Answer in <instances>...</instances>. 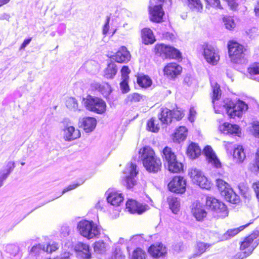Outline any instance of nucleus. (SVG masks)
Wrapping results in <instances>:
<instances>
[{"instance_id": "nucleus-14", "label": "nucleus", "mask_w": 259, "mask_h": 259, "mask_svg": "<svg viewBox=\"0 0 259 259\" xmlns=\"http://www.w3.org/2000/svg\"><path fill=\"white\" fill-rule=\"evenodd\" d=\"M111 59L117 63H126L130 60L131 54L125 47L122 46Z\"/></svg>"}, {"instance_id": "nucleus-11", "label": "nucleus", "mask_w": 259, "mask_h": 259, "mask_svg": "<svg viewBox=\"0 0 259 259\" xmlns=\"http://www.w3.org/2000/svg\"><path fill=\"white\" fill-rule=\"evenodd\" d=\"M64 132V139L66 141H71L80 137V133L79 130H75L71 125L68 119H64L62 122Z\"/></svg>"}, {"instance_id": "nucleus-26", "label": "nucleus", "mask_w": 259, "mask_h": 259, "mask_svg": "<svg viewBox=\"0 0 259 259\" xmlns=\"http://www.w3.org/2000/svg\"><path fill=\"white\" fill-rule=\"evenodd\" d=\"M126 208L131 213H138V214H141L145 211L141 209L137 201L132 199H129L126 202Z\"/></svg>"}, {"instance_id": "nucleus-41", "label": "nucleus", "mask_w": 259, "mask_h": 259, "mask_svg": "<svg viewBox=\"0 0 259 259\" xmlns=\"http://www.w3.org/2000/svg\"><path fill=\"white\" fill-rule=\"evenodd\" d=\"M249 224H247L245 226H241L238 228L229 230L225 234H224L223 237L225 239H228L237 234L239 232L243 230Z\"/></svg>"}, {"instance_id": "nucleus-19", "label": "nucleus", "mask_w": 259, "mask_h": 259, "mask_svg": "<svg viewBox=\"0 0 259 259\" xmlns=\"http://www.w3.org/2000/svg\"><path fill=\"white\" fill-rule=\"evenodd\" d=\"M106 195L107 196V201L108 203L113 206H119L121 203L123 202V197L121 193H118L112 190H108Z\"/></svg>"}, {"instance_id": "nucleus-61", "label": "nucleus", "mask_w": 259, "mask_h": 259, "mask_svg": "<svg viewBox=\"0 0 259 259\" xmlns=\"http://www.w3.org/2000/svg\"><path fill=\"white\" fill-rule=\"evenodd\" d=\"M110 17L107 16L106 19V22L103 26V34L106 35L109 29V22H110Z\"/></svg>"}, {"instance_id": "nucleus-4", "label": "nucleus", "mask_w": 259, "mask_h": 259, "mask_svg": "<svg viewBox=\"0 0 259 259\" xmlns=\"http://www.w3.org/2000/svg\"><path fill=\"white\" fill-rule=\"evenodd\" d=\"M228 53L231 61L235 64H243L244 58L243 47L236 41H229L228 44Z\"/></svg>"}, {"instance_id": "nucleus-54", "label": "nucleus", "mask_w": 259, "mask_h": 259, "mask_svg": "<svg viewBox=\"0 0 259 259\" xmlns=\"http://www.w3.org/2000/svg\"><path fill=\"white\" fill-rule=\"evenodd\" d=\"M210 245L207 243L199 242L197 244V248L200 255L202 253H204L206 250L210 247Z\"/></svg>"}, {"instance_id": "nucleus-31", "label": "nucleus", "mask_w": 259, "mask_h": 259, "mask_svg": "<svg viewBox=\"0 0 259 259\" xmlns=\"http://www.w3.org/2000/svg\"><path fill=\"white\" fill-rule=\"evenodd\" d=\"M167 201L172 212L175 214H177L180 209V199L174 196H169L167 198Z\"/></svg>"}, {"instance_id": "nucleus-23", "label": "nucleus", "mask_w": 259, "mask_h": 259, "mask_svg": "<svg viewBox=\"0 0 259 259\" xmlns=\"http://www.w3.org/2000/svg\"><path fill=\"white\" fill-rule=\"evenodd\" d=\"M160 113L158 115V118L162 123L168 124L172 121L171 110L166 108H162L160 109Z\"/></svg>"}, {"instance_id": "nucleus-49", "label": "nucleus", "mask_w": 259, "mask_h": 259, "mask_svg": "<svg viewBox=\"0 0 259 259\" xmlns=\"http://www.w3.org/2000/svg\"><path fill=\"white\" fill-rule=\"evenodd\" d=\"M223 22L226 28L229 30H231L235 27L234 21L230 16H225L223 18Z\"/></svg>"}, {"instance_id": "nucleus-5", "label": "nucleus", "mask_w": 259, "mask_h": 259, "mask_svg": "<svg viewBox=\"0 0 259 259\" xmlns=\"http://www.w3.org/2000/svg\"><path fill=\"white\" fill-rule=\"evenodd\" d=\"M77 228L81 235L88 239L93 238L100 234V230L93 221L82 220L78 224Z\"/></svg>"}, {"instance_id": "nucleus-48", "label": "nucleus", "mask_w": 259, "mask_h": 259, "mask_svg": "<svg viewBox=\"0 0 259 259\" xmlns=\"http://www.w3.org/2000/svg\"><path fill=\"white\" fill-rule=\"evenodd\" d=\"M131 259H146V253L141 248H138L133 251Z\"/></svg>"}, {"instance_id": "nucleus-39", "label": "nucleus", "mask_w": 259, "mask_h": 259, "mask_svg": "<svg viewBox=\"0 0 259 259\" xmlns=\"http://www.w3.org/2000/svg\"><path fill=\"white\" fill-rule=\"evenodd\" d=\"M192 212L198 221L202 220L206 215V211L202 207H199L197 205L196 207L192 208Z\"/></svg>"}, {"instance_id": "nucleus-3", "label": "nucleus", "mask_w": 259, "mask_h": 259, "mask_svg": "<svg viewBox=\"0 0 259 259\" xmlns=\"http://www.w3.org/2000/svg\"><path fill=\"white\" fill-rule=\"evenodd\" d=\"M82 104L88 110L98 114H102L106 111L105 102L98 97L88 95L82 98Z\"/></svg>"}, {"instance_id": "nucleus-34", "label": "nucleus", "mask_w": 259, "mask_h": 259, "mask_svg": "<svg viewBox=\"0 0 259 259\" xmlns=\"http://www.w3.org/2000/svg\"><path fill=\"white\" fill-rule=\"evenodd\" d=\"M163 159L167 163V165L170 162L174 161L177 159L175 153L172 151L171 148L166 147L162 151Z\"/></svg>"}, {"instance_id": "nucleus-13", "label": "nucleus", "mask_w": 259, "mask_h": 259, "mask_svg": "<svg viewBox=\"0 0 259 259\" xmlns=\"http://www.w3.org/2000/svg\"><path fill=\"white\" fill-rule=\"evenodd\" d=\"M127 172L128 175L125 177L123 184L128 189H131L137 184L136 177L138 174L137 170V165L131 163L128 168H127Z\"/></svg>"}, {"instance_id": "nucleus-63", "label": "nucleus", "mask_w": 259, "mask_h": 259, "mask_svg": "<svg viewBox=\"0 0 259 259\" xmlns=\"http://www.w3.org/2000/svg\"><path fill=\"white\" fill-rule=\"evenodd\" d=\"M252 134L256 138H259V123H254L252 125Z\"/></svg>"}, {"instance_id": "nucleus-12", "label": "nucleus", "mask_w": 259, "mask_h": 259, "mask_svg": "<svg viewBox=\"0 0 259 259\" xmlns=\"http://www.w3.org/2000/svg\"><path fill=\"white\" fill-rule=\"evenodd\" d=\"M186 182L183 177L176 176L168 183V187L170 191L183 194L186 191Z\"/></svg>"}, {"instance_id": "nucleus-33", "label": "nucleus", "mask_w": 259, "mask_h": 259, "mask_svg": "<svg viewBox=\"0 0 259 259\" xmlns=\"http://www.w3.org/2000/svg\"><path fill=\"white\" fill-rule=\"evenodd\" d=\"M187 129L185 126H180L178 128L174 134V140L180 143L186 138L187 135Z\"/></svg>"}, {"instance_id": "nucleus-2", "label": "nucleus", "mask_w": 259, "mask_h": 259, "mask_svg": "<svg viewBox=\"0 0 259 259\" xmlns=\"http://www.w3.org/2000/svg\"><path fill=\"white\" fill-rule=\"evenodd\" d=\"M223 107L230 118L241 116L243 112L248 109L247 105L244 101L239 100L234 102L230 99L224 100Z\"/></svg>"}, {"instance_id": "nucleus-6", "label": "nucleus", "mask_w": 259, "mask_h": 259, "mask_svg": "<svg viewBox=\"0 0 259 259\" xmlns=\"http://www.w3.org/2000/svg\"><path fill=\"white\" fill-rule=\"evenodd\" d=\"M216 185L221 195L227 201L234 204H237L240 202L239 196L229 187V184L225 181L222 179H218L216 180Z\"/></svg>"}, {"instance_id": "nucleus-25", "label": "nucleus", "mask_w": 259, "mask_h": 259, "mask_svg": "<svg viewBox=\"0 0 259 259\" xmlns=\"http://www.w3.org/2000/svg\"><path fill=\"white\" fill-rule=\"evenodd\" d=\"M92 87L101 93L104 96H108L111 92V87L108 83L100 84L96 82L93 83Z\"/></svg>"}, {"instance_id": "nucleus-29", "label": "nucleus", "mask_w": 259, "mask_h": 259, "mask_svg": "<svg viewBox=\"0 0 259 259\" xmlns=\"http://www.w3.org/2000/svg\"><path fill=\"white\" fill-rule=\"evenodd\" d=\"M246 156L244 152L243 147L238 145L234 148L233 152V158L236 162L241 163L243 161Z\"/></svg>"}, {"instance_id": "nucleus-9", "label": "nucleus", "mask_w": 259, "mask_h": 259, "mask_svg": "<svg viewBox=\"0 0 259 259\" xmlns=\"http://www.w3.org/2000/svg\"><path fill=\"white\" fill-rule=\"evenodd\" d=\"M202 55L207 63L212 65H216L220 60L218 50L208 43L201 45Z\"/></svg>"}, {"instance_id": "nucleus-52", "label": "nucleus", "mask_w": 259, "mask_h": 259, "mask_svg": "<svg viewBox=\"0 0 259 259\" xmlns=\"http://www.w3.org/2000/svg\"><path fill=\"white\" fill-rule=\"evenodd\" d=\"M147 129L152 132L157 133L159 130L157 124H155L153 118H151L147 122Z\"/></svg>"}, {"instance_id": "nucleus-40", "label": "nucleus", "mask_w": 259, "mask_h": 259, "mask_svg": "<svg viewBox=\"0 0 259 259\" xmlns=\"http://www.w3.org/2000/svg\"><path fill=\"white\" fill-rule=\"evenodd\" d=\"M137 83L142 88H147L151 86L152 80L148 76L144 75L137 78Z\"/></svg>"}, {"instance_id": "nucleus-21", "label": "nucleus", "mask_w": 259, "mask_h": 259, "mask_svg": "<svg viewBox=\"0 0 259 259\" xmlns=\"http://www.w3.org/2000/svg\"><path fill=\"white\" fill-rule=\"evenodd\" d=\"M15 167V162L9 161L7 163L6 167L0 170V187L3 185L4 181L7 179Z\"/></svg>"}, {"instance_id": "nucleus-16", "label": "nucleus", "mask_w": 259, "mask_h": 259, "mask_svg": "<svg viewBox=\"0 0 259 259\" xmlns=\"http://www.w3.org/2000/svg\"><path fill=\"white\" fill-rule=\"evenodd\" d=\"M203 153L209 163H211L216 168H219L221 166L220 161L210 146H206L204 148Z\"/></svg>"}, {"instance_id": "nucleus-32", "label": "nucleus", "mask_w": 259, "mask_h": 259, "mask_svg": "<svg viewBox=\"0 0 259 259\" xmlns=\"http://www.w3.org/2000/svg\"><path fill=\"white\" fill-rule=\"evenodd\" d=\"M109 245L105 243L103 241L99 240L96 241L94 244V251L97 254H104L106 250L109 249Z\"/></svg>"}, {"instance_id": "nucleus-60", "label": "nucleus", "mask_w": 259, "mask_h": 259, "mask_svg": "<svg viewBox=\"0 0 259 259\" xmlns=\"http://www.w3.org/2000/svg\"><path fill=\"white\" fill-rule=\"evenodd\" d=\"M207 2L212 7L223 9L221 7L220 0H207Z\"/></svg>"}, {"instance_id": "nucleus-38", "label": "nucleus", "mask_w": 259, "mask_h": 259, "mask_svg": "<svg viewBox=\"0 0 259 259\" xmlns=\"http://www.w3.org/2000/svg\"><path fill=\"white\" fill-rule=\"evenodd\" d=\"M167 166L168 170L173 173L180 172L183 169V164L178 162L177 159L174 161L170 162Z\"/></svg>"}, {"instance_id": "nucleus-55", "label": "nucleus", "mask_w": 259, "mask_h": 259, "mask_svg": "<svg viewBox=\"0 0 259 259\" xmlns=\"http://www.w3.org/2000/svg\"><path fill=\"white\" fill-rule=\"evenodd\" d=\"M125 255H123L119 249L116 248L113 254L107 259H125Z\"/></svg>"}, {"instance_id": "nucleus-53", "label": "nucleus", "mask_w": 259, "mask_h": 259, "mask_svg": "<svg viewBox=\"0 0 259 259\" xmlns=\"http://www.w3.org/2000/svg\"><path fill=\"white\" fill-rule=\"evenodd\" d=\"M172 112V119H176L177 120H181L184 116V114L183 112L178 108V107L176 109H173L171 111Z\"/></svg>"}, {"instance_id": "nucleus-57", "label": "nucleus", "mask_w": 259, "mask_h": 259, "mask_svg": "<svg viewBox=\"0 0 259 259\" xmlns=\"http://www.w3.org/2000/svg\"><path fill=\"white\" fill-rule=\"evenodd\" d=\"M197 185H199L201 188L205 189H209L211 187V183L206 177L202 178V180L199 181V183Z\"/></svg>"}, {"instance_id": "nucleus-7", "label": "nucleus", "mask_w": 259, "mask_h": 259, "mask_svg": "<svg viewBox=\"0 0 259 259\" xmlns=\"http://www.w3.org/2000/svg\"><path fill=\"white\" fill-rule=\"evenodd\" d=\"M171 4V0H168ZM167 0H150L149 6L150 19L151 21L160 22L163 19L164 12L162 9V4Z\"/></svg>"}, {"instance_id": "nucleus-27", "label": "nucleus", "mask_w": 259, "mask_h": 259, "mask_svg": "<svg viewBox=\"0 0 259 259\" xmlns=\"http://www.w3.org/2000/svg\"><path fill=\"white\" fill-rule=\"evenodd\" d=\"M142 39L143 42L146 45L152 44L155 39L152 31L149 28H144L142 30Z\"/></svg>"}, {"instance_id": "nucleus-22", "label": "nucleus", "mask_w": 259, "mask_h": 259, "mask_svg": "<svg viewBox=\"0 0 259 259\" xmlns=\"http://www.w3.org/2000/svg\"><path fill=\"white\" fill-rule=\"evenodd\" d=\"M97 121L95 118L87 117L82 119L81 126L86 133H90L94 130Z\"/></svg>"}, {"instance_id": "nucleus-44", "label": "nucleus", "mask_w": 259, "mask_h": 259, "mask_svg": "<svg viewBox=\"0 0 259 259\" xmlns=\"http://www.w3.org/2000/svg\"><path fill=\"white\" fill-rule=\"evenodd\" d=\"M212 103H214L215 100L220 99L221 96V91L219 84L215 83L214 85H212Z\"/></svg>"}, {"instance_id": "nucleus-62", "label": "nucleus", "mask_w": 259, "mask_h": 259, "mask_svg": "<svg viewBox=\"0 0 259 259\" xmlns=\"http://www.w3.org/2000/svg\"><path fill=\"white\" fill-rule=\"evenodd\" d=\"M58 248V244L57 243H53L52 245H47L46 247V251L48 253H52L55 251Z\"/></svg>"}, {"instance_id": "nucleus-18", "label": "nucleus", "mask_w": 259, "mask_h": 259, "mask_svg": "<svg viewBox=\"0 0 259 259\" xmlns=\"http://www.w3.org/2000/svg\"><path fill=\"white\" fill-rule=\"evenodd\" d=\"M182 68L181 66L175 63L168 64L164 68V74L169 78H175L179 75Z\"/></svg>"}, {"instance_id": "nucleus-20", "label": "nucleus", "mask_w": 259, "mask_h": 259, "mask_svg": "<svg viewBox=\"0 0 259 259\" xmlns=\"http://www.w3.org/2000/svg\"><path fill=\"white\" fill-rule=\"evenodd\" d=\"M149 253L154 257L162 256L166 253V247L161 243L151 245L148 249Z\"/></svg>"}, {"instance_id": "nucleus-37", "label": "nucleus", "mask_w": 259, "mask_h": 259, "mask_svg": "<svg viewBox=\"0 0 259 259\" xmlns=\"http://www.w3.org/2000/svg\"><path fill=\"white\" fill-rule=\"evenodd\" d=\"M250 78L259 81V63H254L248 68Z\"/></svg>"}, {"instance_id": "nucleus-59", "label": "nucleus", "mask_w": 259, "mask_h": 259, "mask_svg": "<svg viewBox=\"0 0 259 259\" xmlns=\"http://www.w3.org/2000/svg\"><path fill=\"white\" fill-rule=\"evenodd\" d=\"M121 76L123 79H128V74L130 73V70L127 66H123L121 70Z\"/></svg>"}, {"instance_id": "nucleus-47", "label": "nucleus", "mask_w": 259, "mask_h": 259, "mask_svg": "<svg viewBox=\"0 0 259 259\" xmlns=\"http://www.w3.org/2000/svg\"><path fill=\"white\" fill-rule=\"evenodd\" d=\"M184 83L188 87H194L197 85V81L194 77L187 74L184 77Z\"/></svg>"}, {"instance_id": "nucleus-46", "label": "nucleus", "mask_w": 259, "mask_h": 259, "mask_svg": "<svg viewBox=\"0 0 259 259\" xmlns=\"http://www.w3.org/2000/svg\"><path fill=\"white\" fill-rule=\"evenodd\" d=\"M66 106L70 110L76 111L78 109L77 100L72 97L69 98L66 101Z\"/></svg>"}, {"instance_id": "nucleus-8", "label": "nucleus", "mask_w": 259, "mask_h": 259, "mask_svg": "<svg viewBox=\"0 0 259 259\" xmlns=\"http://www.w3.org/2000/svg\"><path fill=\"white\" fill-rule=\"evenodd\" d=\"M155 52L157 56L162 59H181L182 58L180 52L173 47L164 44L157 45L155 47Z\"/></svg>"}, {"instance_id": "nucleus-50", "label": "nucleus", "mask_w": 259, "mask_h": 259, "mask_svg": "<svg viewBox=\"0 0 259 259\" xmlns=\"http://www.w3.org/2000/svg\"><path fill=\"white\" fill-rule=\"evenodd\" d=\"M6 251L11 255L16 256L19 251V247L17 245L14 244H9L6 246Z\"/></svg>"}, {"instance_id": "nucleus-10", "label": "nucleus", "mask_w": 259, "mask_h": 259, "mask_svg": "<svg viewBox=\"0 0 259 259\" xmlns=\"http://www.w3.org/2000/svg\"><path fill=\"white\" fill-rule=\"evenodd\" d=\"M206 206L207 208L217 213H221L220 217H225L228 215L227 207L220 200L212 196L206 198Z\"/></svg>"}, {"instance_id": "nucleus-58", "label": "nucleus", "mask_w": 259, "mask_h": 259, "mask_svg": "<svg viewBox=\"0 0 259 259\" xmlns=\"http://www.w3.org/2000/svg\"><path fill=\"white\" fill-rule=\"evenodd\" d=\"M121 90L123 93H126L130 91V88L127 83V79H123L120 83Z\"/></svg>"}, {"instance_id": "nucleus-64", "label": "nucleus", "mask_w": 259, "mask_h": 259, "mask_svg": "<svg viewBox=\"0 0 259 259\" xmlns=\"http://www.w3.org/2000/svg\"><path fill=\"white\" fill-rule=\"evenodd\" d=\"M70 229L69 227L63 226L61 229V234L63 237H66L69 235Z\"/></svg>"}, {"instance_id": "nucleus-1", "label": "nucleus", "mask_w": 259, "mask_h": 259, "mask_svg": "<svg viewBox=\"0 0 259 259\" xmlns=\"http://www.w3.org/2000/svg\"><path fill=\"white\" fill-rule=\"evenodd\" d=\"M143 166L149 172L157 173L161 170L162 163L160 159L156 156L153 149L145 147L139 151Z\"/></svg>"}, {"instance_id": "nucleus-36", "label": "nucleus", "mask_w": 259, "mask_h": 259, "mask_svg": "<svg viewBox=\"0 0 259 259\" xmlns=\"http://www.w3.org/2000/svg\"><path fill=\"white\" fill-rule=\"evenodd\" d=\"M187 3L192 11L199 12L203 9V5L200 0H187Z\"/></svg>"}, {"instance_id": "nucleus-56", "label": "nucleus", "mask_w": 259, "mask_h": 259, "mask_svg": "<svg viewBox=\"0 0 259 259\" xmlns=\"http://www.w3.org/2000/svg\"><path fill=\"white\" fill-rule=\"evenodd\" d=\"M252 241L248 240V238L246 237L244 241L242 242L240 244V249L241 250H244L247 249L246 251H249L250 247L251 246Z\"/></svg>"}, {"instance_id": "nucleus-24", "label": "nucleus", "mask_w": 259, "mask_h": 259, "mask_svg": "<svg viewBox=\"0 0 259 259\" xmlns=\"http://www.w3.org/2000/svg\"><path fill=\"white\" fill-rule=\"evenodd\" d=\"M201 150L198 145L192 143L188 147L187 150V155L191 159L197 158L201 154Z\"/></svg>"}, {"instance_id": "nucleus-15", "label": "nucleus", "mask_w": 259, "mask_h": 259, "mask_svg": "<svg viewBox=\"0 0 259 259\" xmlns=\"http://www.w3.org/2000/svg\"><path fill=\"white\" fill-rule=\"evenodd\" d=\"M74 250L78 257L83 259H91V253L89 245L82 242H78L74 246Z\"/></svg>"}, {"instance_id": "nucleus-45", "label": "nucleus", "mask_w": 259, "mask_h": 259, "mask_svg": "<svg viewBox=\"0 0 259 259\" xmlns=\"http://www.w3.org/2000/svg\"><path fill=\"white\" fill-rule=\"evenodd\" d=\"M84 181H85V180L82 179H80L77 180L76 182L73 183V184L68 186L66 188L64 189V190L62 191V192L61 193V195H60L59 196V197H60L62 195L64 194L65 193H66L69 191L72 190L73 189H74L76 188H77V187H78L79 186L82 185V184H83ZM58 197H59V196L57 197L56 198H58Z\"/></svg>"}, {"instance_id": "nucleus-42", "label": "nucleus", "mask_w": 259, "mask_h": 259, "mask_svg": "<svg viewBox=\"0 0 259 259\" xmlns=\"http://www.w3.org/2000/svg\"><path fill=\"white\" fill-rule=\"evenodd\" d=\"M258 244V240H256L254 242L253 241L251 243V246L250 247L249 251L240 252V253L237 255L238 258H244L249 256Z\"/></svg>"}, {"instance_id": "nucleus-43", "label": "nucleus", "mask_w": 259, "mask_h": 259, "mask_svg": "<svg viewBox=\"0 0 259 259\" xmlns=\"http://www.w3.org/2000/svg\"><path fill=\"white\" fill-rule=\"evenodd\" d=\"M145 97L137 93L129 94L126 99V102H140L142 100H144Z\"/></svg>"}, {"instance_id": "nucleus-17", "label": "nucleus", "mask_w": 259, "mask_h": 259, "mask_svg": "<svg viewBox=\"0 0 259 259\" xmlns=\"http://www.w3.org/2000/svg\"><path fill=\"white\" fill-rule=\"evenodd\" d=\"M220 131L227 135H232L240 137L241 134L239 126L236 124H232L225 122L219 127Z\"/></svg>"}, {"instance_id": "nucleus-28", "label": "nucleus", "mask_w": 259, "mask_h": 259, "mask_svg": "<svg viewBox=\"0 0 259 259\" xmlns=\"http://www.w3.org/2000/svg\"><path fill=\"white\" fill-rule=\"evenodd\" d=\"M117 72L116 65L111 62L108 64L107 68L104 71V76L108 79H112Z\"/></svg>"}, {"instance_id": "nucleus-30", "label": "nucleus", "mask_w": 259, "mask_h": 259, "mask_svg": "<svg viewBox=\"0 0 259 259\" xmlns=\"http://www.w3.org/2000/svg\"><path fill=\"white\" fill-rule=\"evenodd\" d=\"M189 175L192 179L193 182L196 184L199 183V181H201L202 178H205L202 172L196 168H192L189 172Z\"/></svg>"}, {"instance_id": "nucleus-35", "label": "nucleus", "mask_w": 259, "mask_h": 259, "mask_svg": "<svg viewBox=\"0 0 259 259\" xmlns=\"http://www.w3.org/2000/svg\"><path fill=\"white\" fill-rule=\"evenodd\" d=\"M46 247L44 244H38L34 245L29 251V254L31 256H37L42 253L46 252Z\"/></svg>"}, {"instance_id": "nucleus-51", "label": "nucleus", "mask_w": 259, "mask_h": 259, "mask_svg": "<svg viewBox=\"0 0 259 259\" xmlns=\"http://www.w3.org/2000/svg\"><path fill=\"white\" fill-rule=\"evenodd\" d=\"M238 189L241 195L245 198H247L249 197L248 190L249 189L246 185L244 183H240L238 185Z\"/></svg>"}]
</instances>
